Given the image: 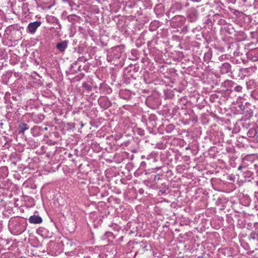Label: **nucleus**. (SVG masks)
Returning a JSON list of instances; mask_svg holds the SVG:
<instances>
[{
  "label": "nucleus",
  "mask_w": 258,
  "mask_h": 258,
  "mask_svg": "<svg viewBox=\"0 0 258 258\" xmlns=\"http://www.w3.org/2000/svg\"><path fill=\"white\" fill-rule=\"evenodd\" d=\"M41 22L40 21H35L30 23L28 26V28L29 31L31 33H34L36 29L41 25Z\"/></svg>",
  "instance_id": "obj_1"
},
{
  "label": "nucleus",
  "mask_w": 258,
  "mask_h": 258,
  "mask_svg": "<svg viewBox=\"0 0 258 258\" xmlns=\"http://www.w3.org/2000/svg\"><path fill=\"white\" fill-rule=\"evenodd\" d=\"M29 222L32 224H40L42 223V219L39 216L33 215L30 217Z\"/></svg>",
  "instance_id": "obj_2"
},
{
  "label": "nucleus",
  "mask_w": 258,
  "mask_h": 258,
  "mask_svg": "<svg viewBox=\"0 0 258 258\" xmlns=\"http://www.w3.org/2000/svg\"><path fill=\"white\" fill-rule=\"evenodd\" d=\"M68 47V42L64 40L61 42L58 43L56 44V47L59 50L60 52H63Z\"/></svg>",
  "instance_id": "obj_3"
},
{
  "label": "nucleus",
  "mask_w": 258,
  "mask_h": 258,
  "mask_svg": "<svg viewBox=\"0 0 258 258\" xmlns=\"http://www.w3.org/2000/svg\"><path fill=\"white\" fill-rule=\"evenodd\" d=\"M29 128V126L26 123H22L19 125V133H23L25 131Z\"/></svg>",
  "instance_id": "obj_4"
},
{
  "label": "nucleus",
  "mask_w": 258,
  "mask_h": 258,
  "mask_svg": "<svg viewBox=\"0 0 258 258\" xmlns=\"http://www.w3.org/2000/svg\"><path fill=\"white\" fill-rule=\"evenodd\" d=\"M103 100H104L105 102V103H106L105 105L104 106V108H108V107L110 106V102L107 100V99L106 98H103V99H101L100 100V101H100V104H102V101Z\"/></svg>",
  "instance_id": "obj_5"
},
{
  "label": "nucleus",
  "mask_w": 258,
  "mask_h": 258,
  "mask_svg": "<svg viewBox=\"0 0 258 258\" xmlns=\"http://www.w3.org/2000/svg\"><path fill=\"white\" fill-rule=\"evenodd\" d=\"M230 68V66L229 63H224L222 66V69H225L227 71H228V70H229Z\"/></svg>",
  "instance_id": "obj_6"
},
{
  "label": "nucleus",
  "mask_w": 258,
  "mask_h": 258,
  "mask_svg": "<svg viewBox=\"0 0 258 258\" xmlns=\"http://www.w3.org/2000/svg\"><path fill=\"white\" fill-rule=\"evenodd\" d=\"M241 89V87L240 86H237L236 87H235V90L237 91H239Z\"/></svg>",
  "instance_id": "obj_7"
},
{
  "label": "nucleus",
  "mask_w": 258,
  "mask_h": 258,
  "mask_svg": "<svg viewBox=\"0 0 258 258\" xmlns=\"http://www.w3.org/2000/svg\"><path fill=\"white\" fill-rule=\"evenodd\" d=\"M242 166H239L238 167V170H240L242 169Z\"/></svg>",
  "instance_id": "obj_8"
}]
</instances>
